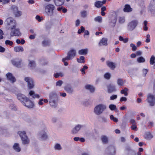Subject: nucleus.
Instances as JSON below:
<instances>
[{
    "instance_id": "nucleus-17",
    "label": "nucleus",
    "mask_w": 155,
    "mask_h": 155,
    "mask_svg": "<svg viewBox=\"0 0 155 155\" xmlns=\"http://www.w3.org/2000/svg\"><path fill=\"white\" fill-rule=\"evenodd\" d=\"M17 97L18 99L21 101L22 103L24 101H25L28 98L25 95L21 93H18L17 95Z\"/></svg>"
},
{
    "instance_id": "nucleus-11",
    "label": "nucleus",
    "mask_w": 155,
    "mask_h": 155,
    "mask_svg": "<svg viewBox=\"0 0 155 155\" xmlns=\"http://www.w3.org/2000/svg\"><path fill=\"white\" fill-rule=\"evenodd\" d=\"M147 100L150 105L153 106L155 104V97L154 96L149 94L147 95Z\"/></svg>"
},
{
    "instance_id": "nucleus-54",
    "label": "nucleus",
    "mask_w": 155,
    "mask_h": 155,
    "mask_svg": "<svg viewBox=\"0 0 155 155\" xmlns=\"http://www.w3.org/2000/svg\"><path fill=\"white\" fill-rule=\"evenodd\" d=\"M43 99H40L38 101V104L40 105H42L43 104Z\"/></svg>"
},
{
    "instance_id": "nucleus-63",
    "label": "nucleus",
    "mask_w": 155,
    "mask_h": 155,
    "mask_svg": "<svg viewBox=\"0 0 155 155\" xmlns=\"http://www.w3.org/2000/svg\"><path fill=\"white\" fill-rule=\"evenodd\" d=\"M10 0H3V3L4 4H6L9 3Z\"/></svg>"
},
{
    "instance_id": "nucleus-9",
    "label": "nucleus",
    "mask_w": 155,
    "mask_h": 155,
    "mask_svg": "<svg viewBox=\"0 0 155 155\" xmlns=\"http://www.w3.org/2000/svg\"><path fill=\"white\" fill-rule=\"evenodd\" d=\"M47 130L45 128L44 130H41L38 134V136L39 138L41 140H45L47 137Z\"/></svg>"
},
{
    "instance_id": "nucleus-43",
    "label": "nucleus",
    "mask_w": 155,
    "mask_h": 155,
    "mask_svg": "<svg viewBox=\"0 0 155 155\" xmlns=\"http://www.w3.org/2000/svg\"><path fill=\"white\" fill-rule=\"evenodd\" d=\"M110 153L112 155H114L115 153V148L113 147H111L110 148Z\"/></svg>"
},
{
    "instance_id": "nucleus-15",
    "label": "nucleus",
    "mask_w": 155,
    "mask_h": 155,
    "mask_svg": "<svg viewBox=\"0 0 155 155\" xmlns=\"http://www.w3.org/2000/svg\"><path fill=\"white\" fill-rule=\"evenodd\" d=\"M12 64L18 67H20L21 64L22 60L21 59H13L11 61Z\"/></svg>"
},
{
    "instance_id": "nucleus-51",
    "label": "nucleus",
    "mask_w": 155,
    "mask_h": 155,
    "mask_svg": "<svg viewBox=\"0 0 155 155\" xmlns=\"http://www.w3.org/2000/svg\"><path fill=\"white\" fill-rule=\"evenodd\" d=\"M63 84V81L61 80L58 81L56 84V86H61Z\"/></svg>"
},
{
    "instance_id": "nucleus-47",
    "label": "nucleus",
    "mask_w": 155,
    "mask_h": 155,
    "mask_svg": "<svg viewBox=\"0 0 155 155\" xmlns=\"http://www.w3.org/2000/svg\"><path fill=\"white\" fill-rule=\"evenodd\" d=\"M104 77L105 79L108 80L110 78L111 75L109 73H106L104 74Z\"/></svg>"
},
{
    "instance_id": "nucleus-12",
    "label": "nucleus",
    "mask_w": 155,
    "mask_h": 155,
    "mask_svg": "<svg viewBox=\"0 0 155 155\" xmlns=\"http://www.w3.org/2000/svg\"><path fill=\"white\" fill-rule=\"evenodd\" d=\"M12 31L10 32V34L11 37L15 36H20L21 35V33L19 29L18 28H14L11 30Z\"/></svg>"
},
{
    "instance_id": "nucleus-55",
    "label": "nucleus",
    "mask_w": 155,
    "mask_h": 155,
    "mask_svg": "<svg viewBox=\"0 0 155 155\" xmlns=\"http://www.w3.org/2000/svg\"><path fill=\"white\" fill-rule=\"evenodd\" d=\"M127 100V98L125 97H121L120 100V101L121 102H123V101H126Z\"/></svg>"
},
{
    "instance_id": "nucleus-38",
    "label": "nucleus",
    "mask_w": 155,
    "mask_h": 155,
    "mask_svg": "<svg viewBox=\"0 0 155 155\" xmlns=\"http://www.w3.org/2000/svg\"><path fill=\"white\" fill-rule=\"evenodd\" d=\"M137 61L139 63L144 62L145 61V59L143 57L141 56L137 59Z\"/></svg>"
},
{
    "instance_id": "nucleus-34",
    "label": "nucleus",
    "mask_w": 155,
    "mask_h": 155,
    "mask_svg": "<svg viewBox=\"0 0 155 155\" xmlns=\"http://www.w3.org/2000/svg\"><path fill=\"white\" fill-rule=\"evenodd\" d=\"M84 59L85 58L84 57L81 56L79 58L77 59V61L80 63H84L85 62Z\"/></svg>"
},
{
    "instance_id": "nucleus-3",
    "label": "nucleus",
    "mask_w": 155,
    "mask_h": 155,
    "mask_svg": "<svg viewBox=\"0 0 155 155\" xmlns=\"http://www.w3.org/2000/svg\"><path fill=\"white\" fill-rule=\"evenodd\" d=\"M107 106L105 104H100L96 106L94 109V113L97 115L101 114L107 109Z\"/></svg>"
},
{
    "instance_id": "nucleus-24",
    "label": "nucleus",
    "mask_w": 155,
    "mask_h": 155,
    "mask_svg": "<svg viewBox=\"0 0 155 155\" xmlns=\"http://www.w3.org/2000/svg\"><path fill=\"white\" fill-rule=\"evenodd\" d=\"M118 21L119 23L123 24L125 21V17L124 16H119L118 18Z\"/></svg>"
},
{
    "instance_id": "nucleus-50",
    "label": "nucleus",
    "mask_w": 155,
    "mask_h": 155,
    "mask_svg": "<svg viewBox=\"0 0 155 155\" xmlns=\"http://www.w3.org/2000/svg\"><path fill=\"white\" fill-rule=\"evenodd\" d=\"M9 107L12 110H16V106L14 104H12L10 105Z\"/></svg>"
},
{
    "instance_id": "nucleus-61",
    "label": "nucleus",
    "mask_w": 155,
    "mask_h": 155,
    "mask_svg": "<svg viewBox=\"0 0 155 155\" xmlns=\"http://www.w3.org/2000/svg\"><path fill=\"white\" fill-rule=\"evenodd\" d=\"M80 21L79 20H77L75 22V25L76 26H79L80 25Z\"/></svg>"
},
{
    "instance_id": "nucleus-58",
    "label": "nucleus",
    "mask_w": 155,
    "mask_h": 155,
    "mask_svg": "<svg viewBox=\"0 0 155 155\" xmlns=\"http://www.w3.org/2000/svg\"><path fill=\"white\" fill-rule=\"evenodd\" d=\"M35 18L39 22L41 21V18L38 15H37L35 17Z\"/></svg>"
},
{
    "instance_id": "nucleus-45",
    "label": "nucleus",
    "mask_w": 155,
    "mask_h": 155,
    "mask_svg": "<svg viewBox=\"0 0 155 155\" xmlns=\"http://www.w3.org/2000/svg\"><path fill=\"white\" fill-rule=\"evenodd\" d=\"M81 16L83 18L86 17L87 15V12L85 11H82L81 12Z\"/></svg>"
},
{
    "instance_id": "nucleus-39",
    "label": "nucleus",
    "mask_w": 155,
    "mask_h": 155,
    "mask_svg": "<svg viewBox=\"0 0 155 155\" xmlns=\"http://www.w3.org/2000/svg\"><path fill=\"white\" fill-rule=\"evenodd\" d=\"M124 83V82L123 80L121 78H119L117 79V84L120 86H123Z\"/></svg>"
},
{
    "instance_id": "nucleus-16",
    "label": "nucleus",
    "mask_w": 155,
    "mask_h": 155,
    "mask_svg": "<svg viewBox=\"0 0 155 155\" xmlns=\"http://www.w3.org/2000/svg\"><path fill=\"white\" fill-rule=\"evenodd\" d=\"M83 127V125L78 124L72 130L71 132L73 134H75L78 133L81 128Z\"/></svg>"
},
{
    "instance_id": "nucleus-59",
    "label": "nucleus",
    "mask_w": 155,
    "mask_h": 155,
    "mask_svg": "<svg viewBox=\"0 0 155 155\" xmlns=\"http://www.w3.org/2000/svg\"><path fill=\"white\" fill-rule=\"evenodd\" d=\"M5 51V49L4 48L0 46V52H4Z\"/></svg>"
},
{
    "instance_id": "nucleus-14",
    "label": "nucleus",
    "mask_w": 155,
    "mask_h": 155,
    "mask_svg": "<svg viewBox=\"0 0 155 155\" xmlns=\"http://www.w3.org/2000/svg\"><path fill=\"white\" fill-rule=\"evenodd\" d=\"M22 104L28 107V108H32L34 106V104L28 98H27L25 101H24L22 103Z\"/></svg>"
},
{
    "instance_id": "nucleus-35",
    "label": "nucleus",
    "mask_w": 155,
    "mask_h": 155,
    "mask_svg": "<svg viewBox=\"0 0 155 155\" xmlns=\"http://www.w3.org/2000/svg\"><path fill=\"white\" fill-rule=\"evenodd\" d=\"M109 108L111 110H117L116 106L115 105L113 104H110L109 106Z\"/></svg>"
},
{
    "instance_id": "nucleus-18",
    "label": "nucleus",
    "mask_w": 155,
    "mask_h": 155,
    "mask_svg": "<svg viewBox=\"0 0 155 155\" xmlns=\"http://www.w3.org/2000/svg\"><path fill=\"white\" fill-rule=\"evenodd\" d=\"M6 76L7 79L10 80L12 83H13L16 81L15 78L12 74L8 73L6 74Z\"/></svg>"
},
{
    "instance_id": "nucleus-13",
    "label": "nucleus",
    "mask_w": 155,
    "mask_h": 155,
    "mask_svg": "<svg viewBox=\"0 0 155 155\" xmlns=\"http://www.w3.org/2000/svg\"><path fill=\"white\" fill-rule=\"evenodd\" d=\"M137 21L134 20L130 21L128 24V29L130 31L133 30L136 27L137 25Z\"/></svg>"
},
{
    "instance_id": "nucleus-10",
    "label": "nucleus",
    "mask_w": 155,
    "mask_h": 155,
    "mask_svg": "<svg viewBox=\"0 0 155 155\" xmlns=\"http://www.w3.org/2000/svg\"><path fill=\"white\" fill-rule=\"evenodd\" d=\"M24 80L27 83L28 88L29 89H31L34 88L35 84L34 81L30 78L25 77Z\"/></svg>"
},
{
    "instance_id": "nucleus-53",
    "label": "nucleus",
    "mask_w": 155,
    "mask_h": 155,
    "mask_svg": "<svg viewBox=\"0 0 155 155\" xmlns=\"http://www.w3.org/2000/svg\"><path fill=\"white\" fill-rule=\"evenodd\" d=\"M117 97V95H113L110 97V100H113L116 99Z\"/></svg>"
},
{
    "instance_id": "nucleus-7",
    "label": "nucleus",
    "mask_w": 155,
    "mask_h": 155,
    "mask_svg": "<svg viewBox=\"0 0 155 155\" xmlns=\"http://www.w3.org/2000/svg\"><path fill=\"white\" fill-rule=\"evenodd\" d=\"M118 13L117 12H112L110 18L109 22V25L113 27H114L116 24L117 20V17Z\"/></svg>"
},
{
    "instance_id": "nucleus-40",
    "label": "nucleus",
    "mask_w": 155,
    "mask_h": 155,
    "mask_svg": "<svg viewBox=\"0 0 155 155\" xmlns=\"http://www.w3.org/2000/svg\"><path fill=\"white\" fill-rule=\"evenodd\" d=\"M35 62L34 61H30L28 66L31 68H33L35 66Z\"/></svg>"
},
{
    "instance_id": "nucleus-19",
    "label": "nucleus",
    "mask_w": 155,
    "mask_h": 155,
    "mask_svg": "<svg viewBox=\"0 0 155 155\" xmlns=\"http://www.w3.org/2000/svg\"><path fill=\"white\" fill-rule=\"evenodd\" d=\"M107 39L106 38H103L101 40L99 41L98 45L100 46L103 45L107 46Z\"/></svg>"
},
{
    "instance_id": "nucleus-21",
    "label": "nucleus",
    "mask_w": 155,
    "mask_h": 155,
    "mask_svg": "<svg viewBox=\"0 0 155 155\" xmlns=\"http://www.w3.org/2000/svg\"><path fill=\"white\" fill-rule=\"evenodd\" d=\"M106 64L109 68L112 70H114L116 67V64L112 62L107 61Z\"/></svg>"
},
{
    "instance_id": "nucleus-6",
    "label": "nucleus",
    "mask_w": 155,
    "mask_h": 155,
    "mask_svg": "<svg viewBox=\"0 0 155 155\" xmlns=\"http://www.w3.org/2000/svg\"><path fill=\"white\" fill-rule=\"evenodd\" d=\"M18 134L21 137L22 144L24 145H28L29 143L30 140L26 135L25 131H19Z\"/></svg>"
},
{
    "instance_id": "nucleus-60",
    "label": "nucleus",
    "mask_w": 155,
    "mask_h": 155,
    "mask_svg": "<svg viewBox=\"0 0 155 155\" xmlns=\"http://www.w3.org/2000/svg\"><path fill=\"white\" fill-rule=\"evenodd\" d=\"M137 128V127L135 124H132L131 126V128L133 130H135Z\"/></svg>"
},
{
    "instance_id": "nucleus-33",
    "label": "nucleus",
    "mask_w": 155,
    "mask_h": 155,
    "mask_svg": "<svg viewBox=\"0 0 155 155\" xmlns=\"http://www.w3.org/2000/svg\"><path fill=\"white\" fill-rule=\"evenodd\" d=\"M64 76V74L61 72L56 73L54 74V76L55 78H58L59 77H62Z\"/></svg>"
},
{
    "instance_id": "nucleus-28",
    "label": "nucleus",
    "mask_w": 155,
    "mask_h": 155,
    "mask_svg": "<svg viewBox=\"0 0 155 155\" xmlns=\"http://www.w3.org/2000/svg\"><path fill=\"white\" fill-rule=\"evenodd\" d=\"M88 52V49L85 48L84 49H82L78 51V54L80 55H86L87 54Z\"/></svg>"
},
{
    "instance_id": "nucleus-20",
    "label": "nucleus",
    "mask_w": 155,
    "mask_h": 155,
    "mask_svg": "<svg viewBox=\"0 0 155 155\" xmlns=\"http://www.w3.org/2000/svg\"><path fill=\"white\" fill-rule=\"evenodd\" d=\"M29 94L33 98H39L40 97V94H36L33 91H30L29 93Z\"/></svg>"
},
{
    "instance_id": "nucleus-23",
    "label": "nucleus",
    "mask_w": 155,
    "mask_h": 155,
    "mask_svg": "<svg viewBox=\"0 0 155 155\" xmlns=\"http://www.w3.org/2000/svg\"><path fill=\"white\" fill-rule=\"evenodd\" d=\"M132 11V8H131L130 6L129 5H125L124 8V11L125 12H129Z\"/></svg>"
},
{
    "instance_id": "nucleus-44",
    "label": "nucleus",
    "mask_w": 155,
    "mask_h": 155,
    "mask_svg": "<svg viewBox=\"0 0 155 155\" xmlns=\"http://www.w3.org/2000/svg\"><path fill=\"white\" fill-rule=\"evenodd\" d=\"M130 46L132 50L133 51H135L137 49V46L134 44H130Z\"/></svg>"
},
{
    "instance_id": "nucleus-42",
    "label": "nucleus",
    "mask_w": 155,
    "mask_h": 155,
    "mask_svg": "<svg viewBox=\"0 0 155 155\" xmlns=\"http://www.w3.org/2000/svg\"><path fill=\"white\" fill-rule=\"evenodd\" d=\"M54 148L55 150H61L62 148L60 144L57 143L55 145Z\"/></svg>"
},
{
    "instance_id": "nucleus-25",
    "label": "nucleus",
    "mask_w": 155,
    "mask_h": 155,
    "mask_svg": "<svg viewBox=\"0 0 155 155\" xmlns=\"http://www.w3.org/2000/svg\"><path fill=\"white\" fill-rule=\"evenodd\" d=\"M85 88L88 90H89L91 92H93L95 90L94 87L91 85L87 84L85 86Z\"/></svg>"
},
{
    "instance_id": "nucleus-49",
    "label": "nucleus",
    "mask_w": 155,
    "mask_h": 155,
    "mask_svg": "<svg viewBox=\"0 0 155 155\" xmlns=\"http://www.w3.org/2000/svg\"><path fill=\"white\" fill-rule=\"evenodd\" d=\"M155 59V57L153 56H152L150 60V63L151 64L153 65L154 63V60Z\"/></svg>"
},
{
    "instance_id": "nucleus-1",
    "label": "nucleus",
    "mask_w": 155,
    "mask_h": 155,
    "mask_svg": "<svg viewBox=\"0 0 155 155\" xmlns=\"http://www.w3.org/2000/svg\"><path fill=\"white\" fill-rule=\"evenodd\" d=\"M9 12L15 17H19L22 15V12L19 10L18 7L15 5H12L8 9Z\"/></svg>"
},
{
    "instance_id": "nucleus-27",
    "label": "nucleus",
    "mask_w": 155,
    "mask_h": 155,
    "mask_svg": "<svg viewBox=\"0 0 155 155\" xmlns=\"http://www.w3.org/2000/svg\"><path fill=\"white\" fill-rule=\"evenodd\" d=\"M24 50L23 48L21 46H16L14 48V51L16 52H22Z\"/></svg>"
},
{
    "instance_id": "nucleus-29",
    "label": "nucleus",
    "mask_w": 155,
    "mask_h": 155,
    "mask_svg": "<svg viewBox=\"0 0 155 155\" xmlns=\"http://www.w3.org/2000/svg\"><path fill=\"white\" fill-rule=\"evenodd\" d=\"M14 149L16 151L19 152L21 150V148L19 147L18 143H15L13 147Z\"/></svg>"
},
{
    "instance_id": "nucleus-64",
    "label": "nucleus",
    "mask_w": 155,
    "mask_h": 155,
    "mask_svg": "<svg viewBox=\"0 0 155 155\" xmlns=\"http://www.w3.org/2000/svg\"><path fill=\"white\" fill-rule=\"evenodd\" d=\"M136 54L137 55H140L142 54V52L140 51H137L136 52Z\"/></svg>"
},
{
    "instance_id": "nucleus-36",
    "label": "nucleus",
    "mask_w": 155,
    "mask_h": 155,
    "mask_svg": "<svg viewBox=\"0 0 155 155\" xmlns=\"http://www.w3.org/2000/svg\"><path fill=\"white\" fill-rule=\"evenodd\" d=\"M94 20L95 21L98 22L99 23H101L102 22V18L100 16L94 18Z\"/></svg>"
},
{
    "instance_id": "nucleus-57",
    "label": "nucleus",
    "mask_w": 155,
    "mask_h": 155,
    "mask_svg": "<svg viewBox=\"0 0 155 155\" xmlns=\"http://www.w3.org/2000/svg\"><path fill=\"white\" fill-rule=\"evenodd\" d=\"M57 119L56 117H53L51 119V121L53 123H55L57 122Z\"/></svg>"
},
{
    "instance_id": "nucleus-32",
    "label": "nucleus",
    "mask_w": 155,
    "mask_h": 155,
    "mask_svg": "<svg viewBox=\"0 0 155 155\" xmlns=\"http://www.w3.org/2000/svg\"><path fill=\"white\" fill-rule=\"evenodd\" d=\"M128 91V89L127 88L125 87L124 89L121 90L120 91V93L124 94L125 96H127L128 95L127 91Z\"/></svg>"
},
{
    "instance_id": "nucleus-37",
    "label": "nucleus",
    "mask_w": 155,
    "mask_h": 155,
    "mask_svg": "<svg viewBox=\"0 0 155 155\" xmlns=\"http://www.w3.org/2000/svg\"><path fill=\"white\" fill-rule=\"evenodd\" d=\"M103 5V3L101 1L96 2L95 3V6L97 8H100Z\"/></svg>"
},
{
    "instance_id": "nucleus-46",
    "label": "nucleus",
    "mask_w": 155,
    "mask_h": 155,
    "mask_svg": "<svg viewBox=\"0 0 155 155\" xmlns=\"http://www.w3.org/2000/svg\"><path fill=\"white\" fill-rule=\"evenodd\" d=\"M5 43L6 45H8L10 46H12L13 44V42L9 40H6L5 41Z\"/></svg>"
},
{
    "instance_id": "nucleus-30",
    "label": "nucleus",
    "mask_w": 155,
    "mask_h": 155,
    "mask_svg": "<svg viewBox=\"0 0 155 155\" xmlns=\"http://www.w3.org/2000/svg\"><path fill=\"white\" fill-rule=\"evenodd\" d=\"M101 140L102 142L104 144L107 143L108 142V139L107 137L103 135L101 136Z\"/></svg>"
},
{
    "instance_id": "nucleus-4",
    "label": "nucleus",
    "mask_w": 155,
    "mask_h": 155,
    "mask_svg": "<svg viewBox=\"0 0 155 155\" xmlns=\"http://www.w3.org/2000/svg\"><path fill=\"white\" fill-rule=\"evenodd\" d=\"M58 99L57 96L55 93H51L49 95V103L52 107L55 108L58 105Z\"/></svg>"
},
{
    "instance_id": "nucleus-62",
    "label": "nucleus",
    "mask_w": 155,
    "mask_h": 155,
    "mask_svg": "<svg viewBox=\"0 0 155 155\" xmlns=\"http://www.w3.org/2000/svg\"><path fill=\"white\" fill-rule=\"evenodd\" d=\"M36 35L35 34L34 35H31L29 36V38L30 39H33L35 38V36Z\"/></svg>"
},
{
    "instance_id": "nucleus-56",
    "label": "nucleus",
    "mask_w": 155,
    "mask_h": 155,
    "mask_svg": "<svg viewBox=\"0 0 155 155\" xmlns=\"http://www.w3.org/2000/svg\"><path fill=\"white\" fill-rule=\"evenodd\" d=\"M3 31L2 30H0V39H2L3 38Z\"/></svg>"
},
{
    "instance_id": "nucleus-5",
    "label": "nucleus",
    "mask_w": 155,
    "mask_h": 155,
    "mask_svg": "<svg viewBox=\"0 0 155 155\" xmlns=\"http://www.w3.org/2000/svg\"><path fill=\"white\" fill-rule=\"evenodd\" d=\"M55 8L54 5L48 4H47L45 7V15L48 16H51L54 14V11Z\"/></svg>"
},
{
    "instance_id": "nucleus-41",
    "label": "nucleus",
    "mask_w": 155,
    "mask_h": 155,
    "mask_svg": "<svg viewBox=\"0 0 155 155\" xmlns=\"http://www.w3.org/2000/svg\"><path fill=\"white\" fill-rule=\"evenodd\" d=\"M88 68L87 66L84 65L83 66V68L81 69V71L82 72V74H85V70H87Z\"/></svg>"
},
{
    "instance_id": "nucleus-26",
    "label": "nucleus",
    "mask_w": 155,
    "mask_h": 155,
    "mask_svg": "<svg viewBox=\"0 0 155 155\" xmlns=\"http://www.w3.org/2000/svg\"><path fill=\"white\" fill-rule=\"evenodd\" d=\"M54 3L57 6H59L63 5L64 3L63 0H54Z\"/></svg>"
},
{
    "instance_id": "nucleus-22",
    "label": "nucleus",
    "mask_w": 155,
    "mask_h": 155,
    "mask_svg": "<svg viewBox=\"0 0 155 155\" xmlns=\"http://www.w3.org/2000/svg\"><path fill=\"white\" fill-rule=\"evenodd\" d=\"M108 92V93H110L114 91H116L115 86L110 85L107 87Z\"/></svg>"
},
{
    "instance_id": "nucleus-52",
    "label": "nucleus",
    "mask_w": 155,
    "mask_h": 155,
    "mask_svg": "<svg viewBox=\"0 0 155 155\" xmlns=\"http://www.w3.org/2000/svg\"><path fill=\"white\" fill-rule=\"evenodd\" d=\"M150 35L149 34H147V35L146 36V39L145 41V42L146 43H149L150 41Z\"/></svg>"
},
{
    "instance_id": "nucleus-48",
    "label": "nucleus",
    "mask_w": 155,
    "mask_h": 155,
    "mask_svg": "<svg viewBox=\"0 0 155 155\" xmlns=\"http://www.w3.org/2000/svg\"><path fill=\"white\" fill-rule=\"evenodd\" d=\"M110 120L116 122H117L118 121V119L117 118L114 117L113 115H110Z\"/></svg>"
},
{
    "instance_id": "nucleus-31",
    "label": "nucleus",
    "mask_w": 155,
    "mask_h": 155,
    "mask_svg": "<svg viewBox=\"0 0 155 155\" xmlns=\"http://www.w3.org/2000/svg\"><path fill=\"white\" fill-rule=\"evenodd\" d=\"M66 91L69 94H71L72 93L73 91V89L70 87L67 86L64 88Z\"/></svg>"
},
{
    "instance_id": "nucleus-2",
    "label": "nucleus",
    "mask_w": 155,
    "mask_h": 155,
    "mask_svg": "<svg viewBox=\"0 0 155 155\" xmlns=\"http://www.w3.org/2000/svg\"><path fill=\"white\" fill-rule=\"evenodd\" d=\"M5 24L8 29L12 30L15 28L16 23L13 18L8 17L5 21Z\"/></svg>"
},
{
    "instance_id": "nucleus-8",
    "label": "nucleus",
    "mask_w": 155,
    "mask_h": 155,
    "mask_svg": "<svg viewBox=\"0 0 155 155\" xmlns=\"http://www.w3.org/2000/svg\"><path fill=\"white\" fill-rule=\"evenodd\" d=\"M76 55V50L71 49H70L67 53V56L65 58H63L62 61L71 60L73 59Z\"/></svg>"
}]
</instances>
